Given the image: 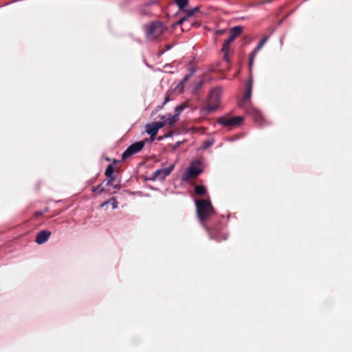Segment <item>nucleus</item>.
<instances>
[{
	"mask_svg": "<svg viewBox=\"0 0 352 352\" xmlns=\"http://www.w3.org/2000/svg\"><path fill=\"white\" fill-rule=\"evenodd\" d=\"M163 126V124L160 122H155L151 124H148L146 126V131L151 135V138L153 140V137L156 135L158 130Z\"/></svg>",
	"mask_w": 352,
	"mask_h": 352,
	"instance_id": "13",
	"label": "nucleus"
},
{
	"mask_svg": "<svg viewBox=\"0 0 352 352\" xmlns=\"http://www.w3.org/2000/svg\"><path fill=\"white\" fill-rule=\"evenodd\" d=\"M172 134H173V131H170L167 135H164V137L168 138V137H170V135H172Z\"/></svg>",
	"mask_w": 352,
	"mask_h": 352,
	"instance_id": "31",
	"label": "nucleus"
},
{
	"mask_svg": "<svg viewBox=\"0 0 352 352\" xmlns=\"http://www.w3.org/2000/svg\"><path fill=\"white\" fill-rule=\"evenodd\" d=\"M249 113L253 117L254 122L259 126H263L265 124V119L263 114L256 109H252Z\"/></svg>",
	"mask_w": 352,
	"mask_h": 352,
	"instance_id": "14",
	"label": "nucleus"
},
{
	"mask_svg": "<svg viewBox=\"0 0 352 352\" xmlns=\"http://www.w3.org/2000/svg\"><path fill=\"white\" fill-rule=\"evenodd\" d=\"M151 1H152V3H153V2H154V1H153V0H151Z\"/></svg>",
	"mask_w": 352,
	"mask_h": 352,
	"instance_id": "35",
	"label": "nucleus"
},
{
	"mask_svg": "<svg viewBox=\"0 0 352 352\" xmlns=\"http://www.w3.org/2000/svg\"><path fill=\"white\" fill-rule=\"evenodd\" d=\"M268 38H269L268 36H264L260 41V42L258 43V45L254 49V50L251 52V54L250 55V58H249V66H250V67H251L253 65L254 60V58H255L256 54L263 47V46L265 45V43L267 42V41L268 40Z\"/></svg>",
	"mask_w": 352,
	"mask_h": 352,
	"instance_id": "12",
	"label": "nucleus"
},
{
	"mask_svg": "<svg viewBox=\"0 0 352 352\" xmlns=\"http://www.w3.org/2000/svg\"><path fill=\"white\" fill-rule=\"evenodd\" d=\"M188 0H175V3L178 6L179 10L184 11L185 8L188 6Z\"/></svg>",
	"mask_w": 352,
	"mask_h": 352,
	"instance_id": "17",
	"label": "nucleus"
},
{
	"mask_svg": "<svg viewBox=\"0 0 352 352\" xmlns=\"http://www.w3.org/2000/svg\"><path fill=\"white\" fill-rule=\"evenodd\" d=\"M252 77H250L246 83L245 93L243 94L241 101L239 103V105L241 107H243L244 104L250 100L252 95Z\"/></svg>",
	"mask_w": 352,
	"mask_h": 352,
	"instance_id": "11",
	"label": "nucleus"
},
{
	"mask_svg": "<svg viewBox=\"0 0 352 352\" xmlns=\"http://www.w3.org/2000/svg\"><path fill=\"white\" fill-rule=\"evenodd\" d=\"M201 172L202 169L201 168V163L198 161L194 162L188 168L186 174L184 177V179L187 180L191 178H195L197 177Z\"/></svg>",
	"mask_w": 352,
	"mask_h": 352,
	"instance_id": "8",
	"label": "nucleus"
},
{
	"mask_svg": "<svg viewBox=\"0 0 352 352\" xmlns=\"http://www.w3.org/2000/svg\"><path fill=\"white\" fill-rule=\"evenodd\" d=\"M204 227L208 230L209 237L211 239H214L217 241L227 239L228 234L221 226L214 227H208L206 226Z\"/></svg>",
	"mask_w": 352,
	"mask_h": 352,
	"instance_id": "4",
	"label": "nucleus"
},
{
	"mask_svg": "<svg viewBox=\"0 0 352 352\" xmlns=\"http://www.w3.org/2000/svg\"><path fill=\"white\" fill-rule=\"evenodd\" d=\"M162 139H163V137H162V136H160V137H159V138H158V140H162Z\"/></svg>",
	"mask_w": 352,
	"mask_h": 352,
	"instance_id": "34",
	"label": "nucleus"
},
{
	"mask_svg": "<svg viewBox=\"0 0 352 352\" xmlns=\"http://www.w3.org/2000/svg\"><path fill=\"white\" fill-rule=\"evenodd\" d=\"M166 50H170V45H167L166 46Z\"/></svg>",
	"mask_w": 352,
	"mask_h": 352,
	"instance_id": "33",
	"label": "nucleus"
},
{
	"mask_svg": "<svg viewBox=\"0 0 352 352\" xmlns=\"http://www.w3.org/2000/svg\"><path fill=\"white\" fill-rule=\"evenodd\" d=\"M146 141L147 139H145L140 142H136L130 145L122 155V161H125L132 155L139 153L144 148Z\"/></svg>",
	"mask_w": 352,
	"mask_h": 352,
	"instance_id": "5",
	"label": "nucleus"
},
{
	"mask_svg": "<svg viewBox=\"0 0 352 352\" xmlns=\"http://www.w3.org/2000/svg\"><path fill=\"white\" fill-rule=\"evenodd\" d=\"M195 72L194 69H192L191 70V72L190 74H188L186 75L184 78V81H187L188 80V78L190 77V76Z\"/></svg>",
	"mask_w": 352,
	"mask_h": 352,
	"instance_id": "29",
	"label": "nucleus"
},
{
	"mask_svg": "<svg viewBox=\"0 0 352 352\" xmlns=\"http://www.w3.org/2000/svg\"><path fill=\"white\" fill-rule=\"evenodd\" d=\"M213 142L210 141H206L204 142V148H207L212 145Z\"/></svg>",
	"mask_w": 352,
	"mask_h": 352,
	"instance_id": "26",
	"label": "nucleus"
},
{
	"mask_svg": "<svg viewBox=\"0 0 352 352\" xmlns=\"http://www.w3.org/2000/svg\"><path fill=\"white\" fill-rule=\"evenodd\" d=\"M147 40L153 41L161 38L168 28L160 21H151L143 27Z\"/></svg>",
	"mask_w": 352,
	"mask_h": 352,
	"instance_id": "1",
	"label": "nucleus"
},
{
	"mask_svg": "<svg viewBox=\"0 0 352 352\" xmlns=\"http://www.w3.org/2000/svg\"><path fill=\"white\" fill-rule=\"evenodd\" d=\"M187 104L184 103L182 104H180L179 106H177L175 109V115L174 116H176V118H178V116L180 115V113L187 107Z\"/></svg>",
	"mask_w": 352,
	"mask_h": 352,
	"instance_id": "19",
	"label": "nucleus"
},
{
	"mask_svg": "<svg viewBox=\"0 0 352 352\" xmlns=\"http://www.w3.org/2000/svg\"><path fill=\"white\" fill-rule=\"evenodd\" d=\"M43 214V212L42 211H36L34 214V217L35 218H38L40 217H41L42 215Z\"/></svg>",
	"mask_w": 352,
	"mask_h": 352,
	"instance_id": "28",
	"label": "nucleus"
},
{
	"mask_svg": "<svg viewBox=\"0 0 352 352\" xmlns=\"http://www.w3.org/2000/svg\"><path fill=\"white\" fill-rule=\"evenodd\" d=\"M221 91L217 87L212 89L208 96L207 106L200 110V116L206 117L216 111L220 104Z\"/></svg>",
	"mask_w": 352,
	"mask_h": 352,
	"instance_id": "3",
	"label": "nucleus"
},
{
	"mask_svg": "<svg viewBox=\"0 0 352 352\" xmlns=\"http://www.w3.org/2000/svg\"><path fill=\"white\" fill-rule=\"evenodd\" d=\"M173 169V166L170 167L158 169L154 171L151 175V180H164L168 176Z\"/></svg>",
	"mask_w": 352,
	"mask_h": 352,
	"instance_id": "9",
	"label": "nucleus"
},
{
	"mask_svg": "<svg viewBox=\"0 0 352 352\" xmlns=\"http://www.w3.org/2000/svg\"><path fill=\"white\" fill-rule=\"evenodd\" d=\"M51 236V232L49 230H41L37 233L35 239V242L37 244H43L48 241Z\"/></svg>",
	"mask_w": 352,
	"mask_h": 352,
	"instance_id": "15",
	"label": "nucleus"
},
{
	"mask_svg": "<svg viewBox=\"0 0 352 352\" xmlns=\"http://www.w3.org/2000/svg\"><path fill=\"white\" fill-rule=\"evenodd\" d=\"M226 32V29L219 30L215 32V35L217 36H221V35L223 34Z\"/></svg>",
	"mask_w": 352,
	"mask_h": 352,
	"instance_id": "24",
	"label": "nucleus"
},
{
	"mask_svg": "<svg viewBox=\"0 0 352 352\" xmlns=\"http://www.w3.org/2000/svg\"><path fill=\"white\" fill-rule=\"evenodd\" d=\"M224 54H223V60L228 62L229 61V58H228V52L229 51H226V52H222Z\"/></svg>",
	"mask_w": 352,
	"mask_h": 352,
	"instance_id": "27",
	"label": "nucleus"
},
{
	"mask_svg": "<svg viewBox=\"0 0 352 352\" xmlns=\"http://www.w3.org/2000/svg\"><path fill=\"white\" fill-rule=\"evenodd\" d=\"M196 211L201 223L206 226V222L214 214V208L210 200L196 199Z\"/></svg>",
	"mask_w": 352,
	"mask_h": 352,
	"instance_id": "2",
	"label": "nucleus"
},
{
	"mask_svg": "<svg viewBox=\"0 0 352 352\" xmlns=\"http://www.w3.org/2000/svg\"><path fill=\"white\" fill-rule=\"evenodd\" d=\"M97 190H99L100 192H104L106 190L103 187H102V184H100L96 186L92 187L93 192H96Z\"/></svg>",
	"mask_w": 352,
	"mask_h": 352,
	"instance_id": "23",
	"label": "nucleus"
},
{
	"mask_svg": "<svg viewBox=\"0 0 352 352\" xmlns=\"http://www.w3.org/2000/svg\"><path fill=\"white\" fill-rule=\"evenodd\" d=\"M105 183L106 184V186H109L110 185L111 183V182H108V179H106L103 181L102 184Z\"/></svg>",
	"mask_w": 352,
	"mask_h": 352,
	"instance_id": "30",
	"label": "nucleus"
},
{
	"mask_svg": "<svg viewBox=\"0 0 352 352\" xmlns=\"http://www.w3.org/2000/svg\"><path fill=\"white\" fill-rule=\"evenodd\" d=\"M199 7H195L192 10H184V12L186 13V15L183 16L182 19H180L175 25H175H182L184 23H185L186 22H189L190 25H192L193 23V21H192V16L193 14L197 12L199 10Z\"/></svg>",
	"mask_w": 352,
	"mask_h": 352,
	"instance_id": "10",
	"label": "nucleus"
},
{
	"mask_svg": "<svg viewBox=\"0 0 352 352\" xmlns=\"http://www.w3.org/2000/svg\"><path fill=\"white\" fill-rule=\"evenodd\" d=\"M194 190L197 195L202 196L206 193V188L202 185L196 186Z\"/></svg>",
	"mask_w": 352,
	"mask_h": 352,
	"instance_id": "18",
	"label": "nucleus"
},
{
	"mask_svg": "<svg viewBox=\"0 0 352 352\" xmlns=\"http://www.w3.org/2000/svg\"><path fill=\"white\" fill-rule=\"evenodd\" d=\"M243 27L234 26L230 30V36L224 41L222 46L221 52L230 51V44L237 38L243 32Z\"/></svg>",
	"mask_w": 352,
	"mask_h": 352,
	"instance_id": "6",
	"label": "nucleus"
},
{
	"mask_svg": "<svg viewBox=\"0 0 352 352\" xmlns=\"http://www.w3.org/2000/svg\"><path fill=\"white\" fill-rule=\"evenodd\" d=\"M107 179H108V182H113L116 179V177L113 174L111 175L110 176H107Z\"/></svg>",
	"mask_w": 352,
	"mask_h": 352,
	"instance_id": "25",
	"label": "nucleus"
},
{
	"mask_svg": "<svg viewBox=\"0 0 352 352\" xmlns=\"http://www.w3.org/2000/svg\"><path fill=\"white\" fill-rule=\"evenodd\" d=\"M162 119L164 120V121L160 122V123L163 124V126L168 125L170 128H173L178 120V118H176V116H170V115H169L168 118H165L164 116Z\"/></svg>",
	"mask_w": 352,
	"mask_h": 352,
	"instance_id": "16",
	"label": "nucleus"
},
{
	"mask_svg": "<svg viewBox=\"0 0 352 352\" xmlns=\"http://www.w3.org/2000/svg\"><path fill=\"white\" fill-rule=\"evenodd\" d=\"M109 203L111 204L113 208L115 209V208H118V203L115 197H112L109 201L104 202L103 204H102L101 206L103 207L104 206H105L106 204H107Z\"/></svg>",
	"mask_w": 352,
	"mask_h": 352,
	"instance_id": "21",
	"label": "nucleus"
},
{
	"mask_svg": "<svg viewBox=\"0 0 352 352\" xmlns=\"http://www.w3.org/2000/svg\"><path fill=\"white\" fill-rule=\"evenodd\" d=\"M243 121V118L241 116H222L218 119V122L226 127L232 129L234 126H239Z\"/></svg>",
	"mask_w": 352,
	"mask_h": 352,
	"instance_id": "7",
	"label": "nucleus"
},
{
	"mask_svg": "<svg viewBox=\"0 0 352 352\" xmlns=\"http://www.w3.org/2000/svg\"><path fill=\"white\" fill-rule=\"evenodd\" d=\"M270 2H271V0H267V1H263V2H261V3L264 4V3H270Z\"/></svg>",
	"mask_w": 352,
	"mask_h": 352,
	"instance_id": "32",
	"label": "nucleus"
},
{
	"mask_svg": "<svg viewBox=\"0 0 352 352\" xmlns=\"http://www.w3.org/2000/svg\"><path fill=\"white\" fill-rule=\"evenodd\" d=\"M170 100V94L166 93L164 102L162 103V104L157 105L155 107V111L157 112V111H160L164 107V104H166L168 102H169Z\"/></svg>",
	"mask_w": 352,
	"mask_h": 352,
	"instance_id": "20",
	"label": "nucleus"
},
{
	"mask_svg": "<svg viewBox=\"0 0 352 352\" xmlns=\"http://www.w3.org/2000/svg\"><path fill=\"white\" fill-rule=\"evenodd\" d=\"M113 171H114V168H113V165L109 164L105 170L104 174L106 176H110L111 175L113 174Z\"/></svg>",
	"mask_w": 352,
	"mask_h": 352,
	"instance_id": "22",
	"label": "nucleus"
}]
</instances>
